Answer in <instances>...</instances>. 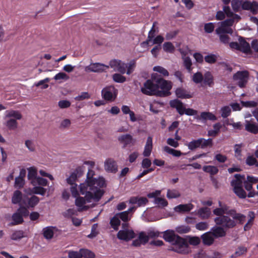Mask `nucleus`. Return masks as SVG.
Returning <instances> with one entry per match:
<instances>
[{
	"label": "nucleus",
	"instance_id": "nucleus-52",
	"mask_svg": "<svg viewBox=\"0 0 258 258\" xmlns=\"http://www.w3.org/2000/svg\"><path fill=\"white\" fill-rule=\"evenodd\" d=\"M81 255L82 257L85 258H94L95 255L94 252L87 249H81Z\"/></svg>",
	"mask_w": 258,
	"mask_h": 258
},
{
	"label": "nucleus",
	"instance_id": "nucleus-48",
	"mask_svg": "<svg viewBox=\"0 0 258 258\" xmlns=\"http://www.w3.org/2000/svg\"><path fill=\"white\" fill-rule=\"evenodd\" d=\"M163 49L164 51L172 53L175 50V47L170 42H166L163 45Z\"/></svg>",
	"mask_w": 258,
	"mask_h": 258
},
{
	"label": "nucleus",
	"instance_id": "nucleus-57",
	"mask_svg": "<svg viewBox=\"0 0 258 258\" xmlns=\"http://www.w3.org/2000/svg\"><path fill=\"white\" fill-rule=\"evenodd\" d=\"M176 231L179 234H184L190 231V228L188 226L182 225L177 227Z\"/></svg>",
	"mask_w": 258,
	"mask_h": 258
},
{
	"label": "nucleus",
	"instance_id": "nucleus-24",
	"mask_svg": "<svg viewBox=\"0 0 258 258\" xmlns=\"http://www.w3.org/2000/svg\"><path fill=\"white\" fill-rule=\"evenodd\" d=\"M196 118L199 120H210L212 121L216 120L217 119L214 114L210 112H202L200 116H198Z\"/></svg>",
	"mask_w": 258,
	"mask_h": 258
},
{
	"label": "nucleus",
	"instance_id": "nucleus-15",
	"mask_svg": "<svg viewBox=\"0 0 258 258\" xmlns=\"http://www.w3.org/2000/svg\"><path fill=\"white\" fill-rule=\"evenodd\" d=\"M105 170L109 172L115 173L118 171L116 161L112 158L107 159L104 162Z\"/></svg>",
	"mask_w": 258,
	"mask_h": 258
},
{
	"label": "nucleus",
	"instance_id": "nucleus-36",
	"mask_svg": "<svg viewBox=\"0 0 258 258\" xmlns=\"http://www.w3.org/2000/svg\"><path fill=\"white\" fill-rule=\"evenodd\" d=\"M201 140L200 138L198 140H192L187 144V146L191 151H194L196 149L201 147Z\"/></svg>",
	"mask_w": 258,
	"mask_h": 258
},
{
	"label": "nucleus",
	"instance_id": "nucleus-7",
	"mask_svg": "<svg viewBox=\"0 0 258 258\" xmlns=\"http://www.w3.org/2000/svg\"><path fill=\"white\" fill-rule=\"evenodd\" d=\"M213 214L216 216H221L228 215L234 219H240L241 220L242 214L238 213L234 209H229V207L226 205H223L221 208H217L215 209L213 211Z\"/></svg>",
	"mask_w": 258,
	"mask_h": 258
},
{
	"label": "nucleus",
	"instance_id": "nucleus-1",
	"mask_svg": "<svg viewBox=\"0 0 258 258\" xmlns=\"http://www.w3.org/2000/svg\"><path fill=\"white\" fill-rule=\"evenodd\" d=\"M95 171L89 169L87 174V178L84 183L80 185V192L85 197H76L75 205L78 207H82L87 202L90 203L92 201L97 202L100 201L104 194V190L100 189L105 186V179L102 177L98 178L94 177Z\"/></svg>",
	"mask_w": 258,
	"mask_h": 258
},
{
	"label": "nucleus",
	"instance_id": "nucleus-16",
	"mask_svg": "<svg viewBox=\"0 0 258 258\" xmlns=\"http://www.w3.org/2000/svg\"><path fill=\"white\" fill-rule=\"evenodd\" d=\"M149 236L145 232L142 231L139 233L138 238L133 240L132 245L134 246L139 247L141 244L145 245L149 241Z\"/></svg>",
	"mask_w": 258,
	"mask_h": 258
},
{
	"label": "nucleus",
	"instance_id": "nucleus-54",
	"mask_svg": "<svg viewBox=\"0 0 258 258\" xmlns=\"http://www.w3.org/2000/svg\"><path fill=\"white\" fill-rule=\"evenodd\" d=\"M216 33L217 34L224 33L225 34H232L233 33V30L231 28H229V27H225V28H217L216 29Z\"/></svg>",
	"mask_w": 258,
	"mask_h": 258
},
{
	"label": "nucleus",
	"instance_id": "nucleus-47",
	"mask_svg": "<svg viewBox=\"0 0 258 258\" xmlns=\"http://www.w3.org/2000/svg\"><path fill=\"white\" fill-rule=\"evenodd\" d=\"M242 0H232L231 6L233 10L235 12L239 11L240 7H242Z\"/></svg>",
	"mask_w": 258,
	"mask_h": 258
},
{
	"label": "nucleus",
	"instance_id": "nucleus-4",
	"mask_svg": "<svg viewBox=\"0 0 258 258\" xmlns=\"http://www.w3.org/2000/svg\"><path fill=\"white\" fill-rule=\"evenodd\" d=\"M151 78L152 81L156 83L158 87L156 96L165 97L171 94L170 92L172 88L171 82L163 79L157 73L152 74Z\"/></svg>",
	"mask_w": 258,
	"mask_h": 258
},
{
	"label": "nucleus",
	"instance_id": "nucleus-49",
	"mask_svg": "<svg viewBox=\"0 0 258 258\" xmlns=\"http://www.w3.org/2000/svg\"><path fill=\"white\" fill-rule=\"evenodd\" d=\"M28 209V208L26 207L20 205L16 212L20 214L23 217H26L29 215V212Z\"/></svg>",
	"mask_w": 258,
	"mask_h": 258
},
{
	"label": "nucleus",
	"instance_id": "nucleus-12",
	"mask_svg": "<svg viewBox=\"0 0 258 258\" xmlns=\"http://www.w3.org/2000/svg\"><path fill=\"white\" fill-rule=\"evenodd\" d=\"M109 66L113 69L115 71H117L120 74H123L125 73L127 64L123 62L120 60L113 59L110 61Z\"/></svg>",
	"mask_w": 258,
	"mask_h": 258
},
{
	"label": "nucleus",
	"instance_id": "nucleus-27",
	"mask_svg": "<svg viewBox=\"0 0 258 258\" xmlns=\"http://www.w3.org/2000/svg\"><path fill=\"white\" fill-rule=\"evenodd\" d=\"M28 173L27 177L28 180H30L31 183L32 184V181L35 180L38 177L37 170L35 167H30L28 169Z\"/></svg>",
	"mask_w": 258,
	"mask_h": 258
},
{
	"label": "nucleus",
	"instance_id": "nucleus-25",
	"mask_svg": "<svg viewBox=\"0 0 258 258\" xmlns=\"http://www.w3.org/2000/svg\"><path fill=\"white\" fill-rule=\"evenodd\" d=\"M211 214V209L208 207L201 208L198 211V215L202 219H208Z\"/></svg>",
	"mask_w": 258,
	"mask_h": 258
},
{
	"label": "nucleus",
	"instance_id": "nucleus-18",
	"mask_svg": "<svg viewBox=\"0 0 258 258\" xmlns=\"http://www.w3.org/2000/svg\"><path fill=\"white\" fill-rule=\"evenodd\" d=\"M210 232L212 235H213L214 238L223 237L226 235V230L222 226L216 225L212 228Z\"/></svg>",
	"mask_w": 258,
	"mask_h": 258
},
{
	"label": "nucleus",
	"instance_id": "nucleus-51",
	"mask_svg": "<svg viewBox=\"0 0 258 258\" xmlns=\"http://www.w3.org/2000/svg\"><path fill=\"white\" fill-rule=\"evenodd\" d=\"M113 80L118 83H122L126 81V78L120 74L116 73L112 75Z\"/></svg>",
	"mask_w": 258,
	"mask_h": 258
},
{
	"label": "nucleus",
	"instance_id": "nucleus-61",
	"mask_svg": "<svg viewBox=\"0 0 258 258\" xmlns=\"http://www.w3.org/2000/svg\"><path fill=\"white\" fill-rule=\"evenodd\" d=\"M154 71L162 74L164 76H168L169 73L165 69L160 66H156L153 68Z\"/></svg>",
	"mask_w": 258,
	"mask_h": 258
},
{
	"label": "nucleus",
	"instance_id": "nucleus-58",
	"mask_svg": "<svg viewBox=\"0 0 258 258\" xmlns=\"http://www.w3.org/2000/svg\"><path fill=\"white\" fill-rule=\"evenodd\" d=\"M233 24V19H231V18L227 19L225 20L222 21L220 23V26L218 28H225L227 27H230Z\"/></svg>",
	"mask_w": 258,
	"mask_h": 258
},
{
	"label": "nucleus",
	"instance_id": "nucleus-2",
	"mask_svg": "<svg viewBox=\"0 0 258 258\" xmlns=\"http://www.w3.org/2000/svg\"><path fill=\"white\" fill-rule=\"evenodd\" d=\"M234 179L231 182L233 187V192L240 199H245L247 196L252 198L255 196L256 193L253 189L252 184L245 180V175L235 174Z\"/></svg>",
	"mask_w": 258,
	"mask_h": 258
},
{
	"label": "nucleus",
	"instance_id": "nucleus-64",
	"mask_svg": "<svg viewBox=\"0 0 258 258\" xmlns=\"http://www.w3.org/2000/svg\"><path fill=\"white\" fill-rule=\"evenodd\" d=\"M69 258H82L81 249L79 251H71L69 252Z\"/></svg>",
	"mask_w": 258,
	"mask_h": 258
},
{
	"label": "nucleus",
	"instance_id": "nucleus-55",
	"mask_svg": "<svg viewBox=\"0 0 258 258\" xmlns=\"http://www.w3.org/2000/svg\"><path fill=\"white\" fill-rule=\"evenodd\" d=\"M221 116L223 118H226L230 115L231 110L229 106H225L221 108Z\"/></svg>",
	"mask_w": 258,
	"mask_h": 258
},
{
	"label": "nucleus",
	"instance_id": "nucleus-33",
	"mask_svg": "<svg viewBox=\"0 0 258 258\" xmlns=\"http://www.w3.org/2000/svg\"><path fill=\"white\" fill-rule=\"evenodd\" d=\"M12 218L13 221L11 223L12 225L20 224L24 222L23 217L17 212L13 214Z\"/></svg>",
	"mask_w": 258,
	"mask_h": 258
},
{
	"label": "nucleus",
	"instance_id": "nucleus-20",
	"mask_svg": "<svg viewBox=\"0 0 258 258\" xmlns=\"http://www.w3.org/2000/svg\"><path fill=\"white\" fill-rule=\"evenodd\" d=\"M162 233H163V238L164 239L171 244L173 242L178 235L175 233V231L172 230H167L162 232Z\"/></svg>",
	"mask_w": 258,
	"mask_h": 258
},
{
	"label": "nucleus",
	"instance_id": "nucleus-38",
	"mask_svg": "<svg viewBox=\"0 0 258 258\" xmlns=\"http://www.w3.org/2000/svg\"><path fill=\"white\" fill-rule=\"evenodd\" d=\"M201 140V148L202 149H205L208 147H212L213 145V139L211 138H209L206 140L204 138H200Z\"/></svg>",
	"mask_w": 258,
	"mask_h": 258
},
{
	"label": "nucleus",
	"instance_id": "nucleus-14",
	"mask_svg": "<svg viewBox=\"0 0 258 258\" xmlns=\"http://www.w3.org/2000/svg\"><path fill=\"white\" fill-rule=\"evenodd\" d=\"M136 237V234L133 230H119L117 234V237L120 240L128 241Z\"/></svg>",
	"mask_w": 258,
	"mask_h": 258
},
{
	"label": "nucleus",
	"instance_id": "nucleus-30",
	"mask_svg": "<svg viewBox=\"0 0 258 258\" xmlns=\"http://www.w3.org/2000/svg\"><path fill=\"white\" fill-rule=\"evenodd\" d=\"M193 208L191 204L179 205L175 208V210L177 212H185L190 211Z\"/></svg>",
	"mask_w": 258,
	"mask_h": 258
},
{
	"label": "nucleus",
	"instance_id": "nucleus-60",
	"mask_svg": "<svg viewBox=\"0 0 258 258\" xmlns=\"http://www.w3.org/2000/svg\"><path fill=\"white\" fill-rule=\"evenodd\" d=\"M119 219H121L124 222H127L129 221L130 218L128 217V212H122L121 213L116 214Z\"/></svg>",
	"mask_w": 258,
	"mask_h": 258
},
{
	"label": "nucleus",
	"instance_id": "nucleus-29",
	"mask_svg": "<svg viewBox=\"0 0 258 258\" xmlns=\"http://www.w3.org/2000/svg\"><path fill=\"white\" fill-rule=\"evenodd\" d=\"M203 77L205 84L208 85L209 87L212 86L214 84V78L210 72H206Z\"/></svg>",
	"mask_w": 258,
	"mask_h": 258
},
{
	"label": "nucleus",
	"instance_id": "nucleus-41",
	"mask_svg": "<svg viewBox=\"0 0 258 258\" xmlns=\"http://www.w3.org/2000/svg\"><path fill=\"white\" fill-rule=\"evenodd\" d=\"M164 151L175 157H179L182 154L180 151L170 148L168 146H165L164 147Z\"/></svg>",
	"mask_w": 258,
	"mask_h": 258
},
{
	"label": "nucleus",
	"instance_id": "nucleus-10",
	"mask_svg": "<svg viewBox=\"0 0 258 258\" xmlns=\"http://www.w3.org/2000/svg\"><path fill=\"white\" fill-rule=\"evenodd\" d=\"M84 169V166H83L77 167L71 175L67 178V182L70 185L76 184V182L77 179L83 174Z\"/></svg>",
	"mask_w": 258,
	"mask_h": 258
},
{
	"label": "nucleus",
	"instance_id": "nucleus-39",
	"mask_svg": "<svg viewBox=\"0 0 258 258\" xmlns=\"http://www.w3.org/2000/svg\"><path fill=\"white\" fill-rule=\"evenodd\" d=\"M203 170L207 173H209L211 175L216 174L218 172V169L214 166H204L203 168Z\"/></svg>",
	"mask_w": 258,
	"mask_h": 258
},
{
	"label": "nucleus",
	"instance_id": "nucleus-59",
	"mask_svg": "<svg viewBox=\"0 0 258 258\" xmlns=\"http://www.w3.org/2000/svg\"><path fill=\"white\" fill-rule=\"evenodd\" d=\"M204 77L202 74L201 72H197L193 75L192 80L193 81L198 84L201 83L203 80Z\"/></svg>",
	"mask_w": 258,
	"mask_h": 258
},
{
	"label": "nucleus",
	"instance_id": "nucleus-8",
	"mask_svg": "<svg viewBox=\"0 0 258 258\" xmlns=\"http://www.w3.org/2000/svg\"><path fill=\"white\" fill-rule=\"evenodd\" d=\"M248 78L249 73L247 71H238L233 76V79L237 82V85L241 88L245 87Z\"/></svg>",
	"mask_w": 258,
	"mask_h": 258
},
{
	"label": "nucleus",
	"instance_id": "nucleus-45",
	"mask_svg": "<svg viewBox=\"0 0 258 258\" xmlns=\"http://www.w3.org/2000/svg\"><path fill=\"white\" fill-rule=\"evenodd\" d=\"M26 237L24 232L23 230L15 231L11 235V239L14 240H17Z\"/></svg>",
	"mask_w": 258,
	"mask_h": 258
},
{
	"label": "nucleus",
	"instance_id": "nucleus-32",
	"mask_svg": "<svg viewBox=\"0 0 258 258\" xmlns=\"http://www.w3.org/2000/svg\"><path fill=\"white\" fill-rule=\"evenodd\" d=\"M43 235L44 238L47 240L52 238L54 232L53 231V227H47L43 229Z\"/></svg>",
	"mask_w": 258,
	"mask_h": 258
},
{
	"label": "nucleus",
	"instance_id": "nucleus-46",
	"mask_svg": "<svg viewBox=\"0 0 258 258\" xmlns=\"http://www.w3.org/2000/svg\"><path fill=\"white\" fill-rule=\"evenodd\" d=\"M187 238L188 240V244L190 245L197 246L201 242V238L197 236H187Z\"/></svg>",
	"mask_w": 258,
	"mask_h": 258
},
{
	"label": "nucleus",
	"instance_id": "nucleus-28",
	"mask_svg": "<svg viewBox=\"0 0 258 258\" xmlns=\"http://www.w3.org/2000/svg\"><path fill=\"white\" fill-rule=\"evenodd\" d=\"M28 205L27 207L28 208H34L39 202V198L33 195L30 198H27Z\"/></svg>",
	"mask_w": 258,
	"mask_h": 258
},
{
	"label": "nucleus",
	"instance_id": "nucleus-23",
	"mask_svg": "<svg viewBox=\"0 0 258 258\" xmlns=\"http://www.w3.org/2000/svg\"><path fill=\"white\" fill-rule=\"evenodd\" d=\"M245 130L253 134L258 133V125L250 121L245 120Z\"/></svg>",
	"mask_w": 258,
	"mask_h": 258
},
{
	"label": "nucleus",
	"instance_id": "nucleus-21",
	"mask_svg": "<svg viewBox=\"0 0 258 258\" xmlns=\"http://www.w3.org/2000/svg\"><path fill=\"white\" fill-rule=\"evenodd\" d=\"M148 200L146 197H132L130 199L132 204H137L138 207L145 206L148 203Z\"/></svg>",
	"mask_w": 258,
	"mask_h": 258
},
{
	"label": "nucleus",
	"instance_id": "nucleus-34",
	"mask_svg": "<svg viewBox=\"0 0 258 258\" xmlns=\"http://www.w3.org/2000/svg\"><path fill=\"white\" fill-rule=\"evenodd\" d=\"M6 112H7V114H6L7 117H14L16 120H17V119L20 120L22 118V114L18 110H7L6 111Z\"/></svg>",
	"mask_w": 258,
	"mask_h": 258
},
{
	"label": "nucleus",
	"instance_id": "nucleus-63",
	"mask_svg": "<svg viewBox=\"0 0 258 258\" xmlns=\"http://www.w3.org/2000/svg\"><path fill=\"white\" fill-rule=\"evenodd\" d=\"M183 64L185 68L187 70H188L189 72L191 71V66L192 65V62L191 59L189 56H186L184 58Z\"/></svg>",
	"mask_w": 258,
	"mask_h": 258
},
{
	"label": "nucleus",
	"instance_id": "nucleus-62",
	"mask_svg": "<svg viewBox=\"0 0 258 258\" xmlns=\"http://www.w3.org/2000/svg\"><path fill=\"white\" fill-rule=\"evenodd\" d=\"M205 60L209 63H214L216 61L217 57L215 54H211L206 56Z\"/></svg>",
	"mask_w": 258,
	"mask_h": 258
},
{
	"label": "nucleus",
	"instance_id": "nucleus-37",
	"mask_svg": "<svg viewBox=\"0 0 258 258\" xmlns=\"http://www.w3.org/2000/svg\"><path fill=\"white\" fill-rule=\"evenodd\" d=\"M247 251V248L243 246H239L236 250L235 253L231 255V258H235L245 254Z\"/></svg>",
	"mask_w": 258,
	"mask_h": 258
},
{
	"label": "nucleus",
	"instance_id": "nucleus-35",
	"mask_svg": "<svg viewBox=\"0 0 258 258\" xmlns=\"http://www.w3.org/2000/svg\"><path fill=\"white\" fill-rule=\"evenodd\" d=\"M110 224L114 230H118V227L120 225V221L116 214L111 219Z\"/></svg>",
	"mask_w": 258,
	"mask_h": 258
},
{
	"label": "nucleus",
	"instance_id": "nucleus-3",
	"mask_svg": "<svg viewBox=\"0 0 258 258\" xmlns=\"http://www.w3.org/2000/svg\"><path fill=\"white\" fill-rule=\"evenodd\" d=\"M217 216L214 219L216 225L222 226L224 229H230L235 227L237 224H243L246 221V216L242 214L241 220L240 219H234L229 215Z\"/></svg>",
	"mask_w": 258,
	"mask_h": 258
},
{
	"label": "nucleus",
	"instance_id": "nucleus-9",
	"mask_svg": "<svg viewBox=\"0 0 258 258\" xmlns=\"http://www.w3.org/2000/svg\"><path fill=\"white\" fill-rule=\"evenodd\" d=\"M157 90L156 83H153L150 80H147L144 84V87L141 88L142 92L147 95H156Z\"/></svg>",
	"mask_w": 258,
	"mask_h": 258
},
{
	"label": "nucleus",
	"instance_id": "nucleus-42",
	"mask_svg": "<svg viewBox=\"0 0 258 258\" xmlns=\"http://www.w3.org/2000/svg\"><path fill=\"white\" fill-rule=\"evenodd\" d=\"M18 122L15 119H10L6 123V125L9 130H15L18 127Z\"/></svg>",
	"mask_w": 258,
	"mask_h": 258
},
{
	"label": "nucleus",
	"instance_id": "nucleus-26",
	"mask_svg": "<svg viewBox=\"0 0 258 258\" xmlns=\"http://www.w3.org/2000/svg\"><path fill=\"white\" fill-rule=\"evenodd\" d=\"M175 94L178 98L181 99H189L192 97V95L189 94L186 90L180 88L176 90Z\"/></svg>",
	"mask_w": 258,
	"mask_h": 258
},
{
	"label": "nucleus",
	"instance_id": "nucleus-5",
	"mask_svg": "<svg viewBox=\"0 0 258 258\" xmlns=\"http://www.w3.org/2000/svg\"><path fill=\"white\" fill-rule=\"evenodd\" d=\"M170 105L172 108H175L179 115H182L184 114L189 115H196L198 114V111L192 108H186L183 103L179 100L175 99L172 100L169 102Z\"/></svg>",
	"mask_w": 258,
	"mask_h": 258
},
{
	"label": "nucleus",
	"instance_id": "nucleus-53",
	"mask_svg": "<svg viewBox=\"0 0 258 258\" xmlns=\"http://www.w3.org/2000/svg\"><path fill=\"white\" fill-rule=\"evenodd\" d=\"M25 184V179L17 177L15 179L14 187L17 188H22Z\"/></svg>",
	"mask_w": 258,
	"mask_h": 258
},
{
	"label": "nucleus",
	"instance_id": "nucleus-44",
	"mask_svg": "<svg viewBox=\"0 0 258 258\" xmlns=\"http://www.w3.org/2000/svg\"><path fill=\"white\" fill-rule=\"evenodd\" d=\"M46 188H45L42 186H34V187L32 188V191L34 194L40 195L41 196H44L46 191Z\"/></svg>",
	"mask_w": 258,
	"mask_h": 258
},
{
	"label": "nucleus",
	"instance_id": "nucleus-19",
	"mask_svg": "<svg viewBox=\"0 0 258 258\" xmlns=\"http://www.w3.org/2000/svg\"><path fill=\"white\" fill-rule=\"evenodd\" d=\"M109 68V66L96 62L91 63L88 67H87V69L88 70L92 72H102L106 69H108Z\"/></svg>",
	"mask_w": 258,
	"mask_h": 258
},
{
	"label": "nucleus",
	"instance_id": "nucleus-40",
	"mask_svg": "<svg viewBox=\"0 0 258 258\" xmlns=\"http://www.w3.org/2000/svg\"><path fill=\"white\" fill-rule=\"evenodd\" d=\"M48 184V181L46 179L41 177H37L35 180H33L32 181V185L33 186L39 185V186H46Z\"/></svg>",
	"mask_w": 258,
	"mask_h": 258
},
{
	"label": "nucleus",
	"instance_id": "nucleus-43",
	"mask_svg": "<svg viewBox=\"0 0 258 258\" xmlns=\"http://www.w3.org/2000/svg\"><path fill=\"white\" fill-rule=\"evenodd\" d=\"M102 95L106 100H111L113 96L112 93L109 88H104L102 90Z\"/></svg>",
	"mask_w": 258,
	"mask_h": 258
},
{
	"label": "nucleus",
	"instance_id": "nucleus-17",
	"mask_svg": "<svg viewBox=\"0 0 258 258\" xmlns=\"http://www.w3.org/2000/svg\"><path fill=\"white\" fill-rule=\"evenodd\" d=\"M238 41L240 51L247 54H251L252 53L249 44L246 42L243 37L239 36Z\"/></svg>",
	"mask_w": 258,
	"mask_h": 258
},
{
	"label": "nucleus",
	"instance_id": "nucleus-22",
	"mask_svg": "<svg viewBox=\"0 0 258 258\" xmlns=\"http://www.w3.org/2000/svg\"><path fill=\"white\" fill-rule=\"evenodd\" d=\"M201 239L204 245L210 246L214 243L215 238L210 231L202 235Z\"/></svg>",
	"mask_w": 258,
	"mask_h": 258
},
{
	"label": "nucleus",
	"instance_id": "nucleus-13",
	"mask_svg": "<svg viewBox=\"0 0 258 258\" xmlns=\"http://www.w3.org/2000/svg\"><path fill=\"white\" fill-rule=\"evenodd\" d=\"M242 10L250 11L252 14L255 15L258 11V3L255 1L251 2L250 1H242Z\"/></svg>",
	"mask_w": 258,
	"mask_h": 258
},
{
	"label": "nucleus",
	"instance_id": "nucleus-11",
	"mask_svg": "<svg viewBox=\"0 0 258 258\" xmlns=\"http://www.w3.org/2000/svg\"><path fill=\"white\" fill-rule=\"evenodd\" d=\"M117 139L119 142L123 145L122 148L123 149L135 145L136 142L130 134L122 135L119 136Z\"/></svg>",
	"mask_w": 258,
	"mask_h": 258
},
{
	"label": "nucleus",
	"instance_id": "nucleus-50",
	"mask_svg": "<svg viewBox=\"0 0 258 258\" xmlns=\"http://www.w3.org/2000/svg\"><path fill=\"white\" fill-rule=\"evenodd\" d=\"M180 196L179 192L176 189L167 190V197L169 199L179 198Z\"/></svg>",
	"mask_w": 258,
	"mask_h": 258
},
{
	"label": "nucleus",
	"instance_id": "nucleus-56",
	"mask_svg": "<svg viewBox=\"0 0 258 258\" xmlns=\"http://www.w3.org/2000/svg\"><path fill=\"white\" fill-rule=\"evenodd\" d=\"M154 203L159 206H161L162 207H165L168 205V202L167 200L162 198H155L154 199Z\"/></svg>",
	"mask_w": 258,
	"mask_h": 258
},
{
	"label": "nucleus",
	"instance_id": "nucleus-6",
	"mask_svg": "<svg viewBox=\"0 0 258 258\" xmlns=\"http://www.w3.org/2000/svg\"><path fill=\"white\" fill-rule=\"evenodd\" d=\"M173 246L172 250L181 254H187L189 252V246L186 240L178 235L171 243Z\"/></svg>",
	"mask_w": 258,
	"mask_h": 258
},
{
	"label": "nucleus",
	"instance_id": "nucleus-31",
	"mask_svg": "<svg viewBox=\"0 0 258 258\" xmlns=\"http://www.w3.org/2000/svg\"><path fill=\"white\" fill-rule=\"evenodd\" d=\"M23 195L21 191L16 190L13 193L12 198V202L14 204H20L22 200Z\"/></svg>",
	"mask_w": 258,
	"mask_h": 258
}]
</instances>
